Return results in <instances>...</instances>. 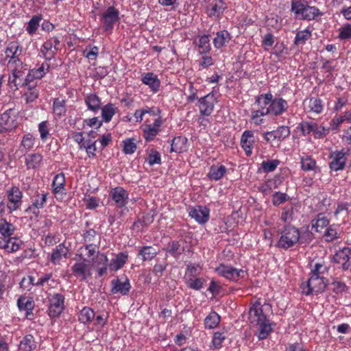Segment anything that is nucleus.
<instances>
[{"label":"nucleus","mask_w":351,"mask_h":351,"mask_svg":"<svg viewBox=\"0 0 351 351\" xmlns=\"http://www.w3.org/2000/svg\"><path fill=\"white\" fill-rule=\"evenodd\" d=\"M71 269L74 276L80 280H85L91 276V267L85 260L76 262Z\"/></svg>","instance_id":"obj_17"},{"label":"nucleus","mask_w":351,"mask_h":351,"mask_svg":"<svg viewBox=\"0 0 351 351\" xmlns=\"http://www.w3.org/2000/svg\"><path fill=\"white\" fill-rule=\"evenodd\" d=\"M328 219L323 215L319 214L316 218L312 220L311 226L316 232H322V230L328 225Z\"/></svg>","instance_id":"obj_49"},{"label":"nucleus","mask_w":351,"mask_h":351,"mask_svg":"<svg viewBox=\"0 0 351 351\" xmlns=\"http://www.w3.org/2000/svg\"><path fill=\"white\" fill-rule=\"evenodd\" d=\"M215 272L227 280L237 282L247 276V271L237 269L230 265L220 264L215 269Z\"/></svg>","instance_id":"obj_8"},{"label":"nucleus","mask_w":351,"mask_h":351,"mask_svg":"<svg viewBox=\"0 0 351 351\" xmlns=\"http://www.w3.org/2000/svg\"><path fill=\"white\" fill-rule=\"evenodd\" d=\"M267 319L263 312L262 305L259 302L254 303L250 308L249 320L253 324H256Z\"/></svg>","instance_id":"obj_22"},{"label":"nucleus","mask_w":351,"mask_h":351,"mask_svg":"<svg viewBox=\"0 0 351 351\" xmlns=\"http://www.w3.org/2000/svg\"><path fill=\"white\" fill-rule=\"evenodd\" d=\"M108 259L106 254H102L97 258V265H102L101 267H98L97 269V274L99 276H104L107 271V263Z\"/></svg>","instance_id":"obj_63"},{"label":"nucleus","mask_w":351,"mask_h":351,"mask_svg":"<svg viewBox=\"0 0 351 351\" xmlns=\"http://www.w3.org/2000/svg\"><path fill=\"white\" fill-rule=\"evenodd\" d=\"M321 15L322 13L317 8L306 5L299 16L303 20L311 21Z\"/></svg>","instance_id":"obj_40"},{"label":"nucleus","mask_w":351,"mask_h":351,"mask_svg":"<svg viewBox=\"0 0 351 351\" xmlns=\"http://www.w3.org/2000/svg\"><path fill=\"white\" fill-rule=\"evenodd\" d=\"M15 231L14 226L5 219H0V239L12 237Z\"/></svg>","instance_id":"obj_39"},{"label":"nucleus","mask_w":351,"mask_h":351,"mask_svg":"<svg viewBox=\"0 0 351 351\" xmlns=\"http://www.w3.org/2000/svg\"><path fill=\"white\" fill-rule=\"evenodd\" d=\"M142 82L147 86L153 93H157L160 87V80L152 72L144 73L141 77Z\"/></svg>","instance_id":"obj_24"},{"label":"nucleus","mask_w":351,"mask_h":351,"mask_svg":"<svg viewBox=\"0 0 351 351\" xmlns=\"http://www.w3.org/2000/svg\"><path fill=\"white\" fill-rule=\"evenodd\" d=\"M258 326L257 331V337L258 339L263 340L266 339L271 332V326L269 321L267 319L265 322H261L256 324Z\"/></svg>","instance_id":"obj_45"},{"label":"nucleus","mask_w":351,"mask_h":351,"mask_svg":"<svg viewBox=\"0 0 351 351\" xmlns=\"http://www.w3.org/2000/svg\"><path fill=\"white\" fill-rule=\"evenodd\" d=\"M65 176L63 173L56 174L53 180L52 190L54 194H64L65 193Z\"/></svg>","instance_id":"obj_34"},{"label":"nucleus","mask_w":351,"mask_h":351,"mask_svg":"<svg viewBox=\"0 0 351 351\" xmlns=\"http://www.w3.org/2000/svg\"><path fill=\"white\" fill-rule=\"evenodd\" d=\"M331 129L329 127H326L322 125H318L315 122V127L314 128L313 136L315 139H320L326 137Z\"/></svg>","instance_id":"obj_58"},{"label":"nucleus","mask_w":351,"mask_h":351,"mask_svg":"<svg viewBox=\"0 0 351 351\" xmlns=\"http://www.w3.org/2000/svg\"><path fill=\"white\" fill-rule=\"evenodd\" d=\"M258 109L252 112L251 119L256 125H261L264 123L263 117L267 115L265 109L261 106H258Z\"/></svg>","instance_id":"obj_52"},{"label":"nucleus","mask_w":351,"mask_h":351,"mask_svg":"<svg viewBox=\"0 0 351 351\" xmlns=\"http://www.w3.org/2000/svg\"><path fill=\"white\" fill-rule=\"evenodd\" d=\"M56 285L57 282L53 279L52 273L37 272L36 276H28L21 282V287L28 291L32 286L53 288Z\"/></svg>","instance_id":"obj_4"},{"label":"nucleus","mask_w":351,"mask_h":351,"mask_svg":"<svg viewBox=\"0 0 351 351\" xmlns=\"http://www.w3.org/2000/svg\"><path fill=\"white\" fill-rule=\"evenodd\" d=\"M60 41L57 38H51L47 40L40 47V53L46 60H51L56 54L57 46Z\"/></svg>","instance_id":"obj_15"},{"label":"nucleus","mask_w":351,"mask_h":351,"mask_svg":"<svg viewBox=\"0 0 351 351\" xmlns=\"http://www.w3.org/2000/svg\"><path fill=\"white\" fill-rule=\"evenodd\" d=\"M36 348L35 339L32 335H27L23 337L19 343L21 351H32Z\"/></svg>","instance_id":"obj_42"},{"label":"nucleus","mask_w":351,"mask_h":351,"mask_svg":"<svg viewBox=\"0 0 351 351\" xmlns=\"http://www.w3.org/2000/svg\"><path fill=\"white\" fill-rule=\"evenodd\" d=\"M146 114H148L150 116L156 115V108L146 107L145 108L143 109L136 110L134 113V117L135 118L136 122H141L143 120L144 116Z\"/></svg>","instance_id":"obj_54"},{"label":"nucleus","mask_w":351,"mask_h":351,"mask_svg":"<svg viewBox=\"0 0 351 351\" xmlns=\"http://www.w3.org/2000/svg\"><path fill=\"white\" fill-rule=\"evenodd\" d=\"M339 227L335 225L330 226L326 231L325 237L327 241H332L339 237Z\"/></svg>","instance_id":"obj_60"},{"label":"nucleus","mask_w":351,"mask_h":351,"mask_svg":"<svg viewBox=\"0 0 351 351\" xmlns=\"http://www.w3.org/2000/svg\"><path fill=\"white\" fill-rule=\"evenodd\" d=\"M8 202V208L10 212L14 211L20 208L22 204L23 193L17 186H12L7 190Z\"/></svg>","instance_id":"obj_13"},{"label":"nucleus","mask_w":351,"mask_h":351,"mask_svg":"<svg viewBox=\"0 0 351 351\" xmlns=\"http://www.w3.org/2000/svg\"><path fill=\"white\" fill-rule=\"evenodd\" d=\"M68 252V248L63 243H60L53 250L50 261L53 265H58L63 258L66 257Z\"/></svg>","instance_id":"obj_33"},{"label":"nucleus","mask_w":351,"mask_h":351,"mask_svg":"<svg viewBox=\"0 0 351 351\" xmlns=\"http://www.w3.org/2000/svg\"><path fill=\"white\" fill-rule=\"evenodd\" d=\"M217 102V100L213 91L199 98L198 100V107L200 114L204 116L210 115Z\"/></svg>","instance_id":"obj_11"},{"label":"nucleus","mask_w":351,"mask_h":351,"mask_svg":"<svg viewBox=\"0 0 351 351\" xmlns=\"http://www.w3.org/2000/svg\"><path fill=\"white\" fill-rule=\"evenodd\" d=\"M53 112L58 117L64 116L66 112V100L63 99H55L53 103Z\"/></svg>","instance_id":"obj_47"},{"label":"nucleus","mask_w":351,"mask_h":351,"mask_svg":"<svg viewBox=\"0 0 351 351\" xmlns=\"http://www.w3.org/2000/svg\"><path fill=\"white\" fill-rule=\"evenodd\" d=\"M49 70V64L47 62L42 63L38 67L29 70L24 80L32 82L34 80H39L43 77Z\"/></svg>","instance_id":"obj_26"},{"label":"nucleus","mask_w":351,"mask_h":351,"mask_svg":"<svg viewBox=\"0 0 351 351\" xmlns=\"http://www.w3.org/2000/svg\"><path fill=\"white\" fill-rule=\"evenodd\" d=\"M84 102L88 110L97 113L101 108V101L99 96L94 93L87 94L84 97Z\"/></svg>","instance_id":"obj_29"},{"label":"nucleus","mask_w":351,"mask_h":351,"mask_svg":"<svg viewBox=\"0 0 351 351\" xmlns=\"http://www.w3.org/2000/svg\"><path fill=\"white\" fill-rule=\"evenodd\" d=\"M35 143V138L32 134H27L23 136L21 143V147L22 148V151H25V152L31 150Z\"/></svg>","instance_id":"obj_55"},{"label":"nucleus","mask_w":351,"mask_h":351,"mask_svg":"<svg viewBox=\"0 0 351 351\" xmlns=\"http://www.w3.org/2000/svg\"><path fill=\"white\" fill-rule=\"evenodd\" d=\"M345 121L351 123V111L347 110L343 115H335L329 123L330 128L332 131H338Z\"/></svg>","instance_id":"obj_31"},{"label":"nucleus","mask_w":351,"mask_h":351,"mask_svg":"<svg viewBox=\"0 0 351 351\" xmlns=\"http://www.w3.org/2000/svg\"><path fill=\"white\" fill-rule=\"evenodd\" d=\"M119 11L113 6L108 7L101 14V22L106 32H112L117 22L119 21Z\"/></svg>","instance_id":"obj_9"},{"label":"nucleus","mask_w":351,"mask_h":351,"mask_svg":"<svg viewBox=\"0 0 351 351\" xmlns=\"http://www.w3.org/2000/svg\"><path fill=\"white\" fill-rule=\"evenodd\" d=\"M43 161V156L38 153L28 154L25 159L27 169H37L40 167Z\"/></svg>","instance_id":"obj_41"},{"label":"nucleus","mask_w":351,"mask_h":351,"mask_svg":"<svg viewBox=\"0 0 351 351\" xmlns=\"http://www.w3.org/2000/svg\"><path fill=\"white\" fill-rule=\"evenodd\" d=\"M197 45L200 53H206L210 50V39L208 35L199 37Z\"/></svg>","instance_id":"obj_56"},{"label":"nucleus","mask_w":351,"mask_h":351,"mask_svg":"<svg viewBox=\"0 0 351 351\" xmlns=\"http://www.w3.org/2000/svg\"><path fill=\"white\" fill-rule=\"evenodd\" d=\"M188 149V139L185 136H179L173 138L171 143V152L183 153Z\"/></svg>","instance_id":"obj_32"},{"label":"nucleus","mask_w":351,"mask_h":351,"mask_svg":"<svg viewBox=\"0 0 351 351\" xmlns=\"http://www.w3.org/2000/svg\"><path fill=\"white\" fill-rule=\"evenodd\" d=\"M156 115H152V117H154L153 122L152 123L149 119H145L141 126L143 137L146 141L154 140L161 130L160 128L163 123V120L160 115V110L158 108H156Z\"/></svg>","instance_id":"obj_6"},{"label":"nucleus","mask_w":351,"mask_h":351,"mask_svg":"<svg viewBox=\"0 0 351 351\" xmlns=\"http://www.w3.org/2000/svg\"><path fill=\"white\" fill-rule=\"evenodd\" d=\"M226 339V336L225 332H215L210 342V348L215 350L220 349L222 347V344Z\"/></svg>","instance_id":"obj_48"},{"label":"nucleus","mask_w":351,"mask_h":351,"mask_svg":"<svg viewBox=\"0 0 351 351\" xmlns=\"http://www.w3.org/2000/svg\"><path fill=\"white\" fill-rule=\"evenodd\" d=\"M315 127V121H303L298 124L297 129L301 132L303 136H306L309 135L311 132L313 133Z\"/></svg>","instance_id":"obj_53"},{"label":"nucleus","mask_w":351,"mask_h":351,"mask_svg":"<svg viewBox=\"0 0 351 351\" xmlns=\"http://www.w3.org/2000/svg\"><path fill=\"white\" fill-rule=\"evenodd\" d=\"M300 239V232L298 228L292 226H286L282 230L276 246L287 250L298 243Z\"/></svg>","instance_id":"obj_5"},{"label":"nucleus","mask_w":351,"mask_h":351,"mask_svg":"<svg viewBox=\"0 0 351 351\" xmlns=\"http://www.w3.org/2000/svg\"><path fill=\"white\" fill-rule=\"evenodd\" d=\"M18 112L10 108L1 116L0 125L4 130H12L18 125Z\"/></svg>","instance_id":"obj_12"},{"label":"nucleus","mask_w":351,"mask_h":351,"mask_svg":"<svg viewBox=\"0 0 351 351\" xmlns=\"http://www.w3.org/2000/svg\"><path fill=\"white\" fill-rule=\"evenodd\" d=\"M206 282V280L203 278H186V285L189 289L199 291L204 287Z\"/></svg>","instance_id":"obj_50"},{"label":"nucleus","mask_w":351,"mask_h":351,"mask_svg":"<svg viewBox=\"0 0 351 351\" xmlns=\"http://www.w3.org/2000/svg\"><path fill=\"white\" fill-rule=\"evenodd\" d=\"M48 315L51 318L58 317L64 308V297L61 293H54L49 298Z\"/></svg>","instance_id":"obj_10"},{"label":"nucleus","mask_w":351,"mask_h":351,"mask_svg":"<svg viewBox=\"0 0 351 351\" xmlns=\"http://www.w3.org/2000/svg\"><path fill=\"white\" fill-rule=\"evenodd\" d=\"M231 39V35L226 30L217 32L215 37L213 38L214 47L217 49H221L225 46Z\"/></svg>","instance_id":"obj_37"},{"label":"nucleus","mask_w":351,"mask_h":351,"mask_svg":"<svg viewBox=\"0 0 351 351\" xmlns=\"http://www.w3.org/2000/svg\"><path fill=\"white\" fill-rule=\"evenodd\" d=\"M47 193L45 192L36 193L31 199V205L28 207L27 210L38 215L40 209L43 208L47 202Z\"/></svg>","instance_id":"obj_19"},{"label":"nucleus","mask_w":351,"mask_h":351,"mask_svg":"<svg viewBox=\"0 0 351 351\" xmlns=\"http://www.w3.org/2000/svg\"><path fill=\"white\" fill-rule=\"evenodd\" d=\"M23 241L17 237H10L5 239H0V248L4 250L6 252L12 253L18 251Z\"/></svg>","instance_id":"obj_21"},{"label":"nucleus","mask_w":351,"mask_h":351,"mask_svg":"<svg viewBox=\"0 0 351 351\" xmlns=\"http://www.w3.org/2000/svg\"><path fill=\"white\" fill-rule=\"evenodd\" d=\"M312 32L313 29L310 27H308L303 30L297 32L293 40L294 45L297 46L304 45L306 42L311 38Z\"/></svg>","instance_id":"obj_36"},{"label":"nucleus","mask_w":351,"mask_h":351,"mask_svg":"<svg viewBox=\"0 0 351 351\" xmlns=\"http://www.w3.org/2000/svg\"><path fill=\"white\" fill-rule=\"evenodd\" d=\"M228 171L227 168L221 163L213 165L207 173V178L212 181H218L223 178Z\"/></svg>","instance_id":"obj_27"},{"label":"nucleus","mask_w":351,"mask_h":351,"mask_svg":"<svg viewBox=\"0 0 351 351\" xmlns=\"http://www.w3.org/2000/svg\"><path fill=\"white\" fill-rule=\"evenodd\" d=\"M22 52V47L18 42L9 43L5 49L1 63L6 66L8 71L11 73L8 80L11 88L18 89L19 86H24L26 90L23 95L25 101L32 103L38 97L39 92L36 83L24 80L25 71L27 69L21 59Z\"/></svg>","instance_id":"obj_1"},{"label":"nucleus","mask_w":351,"mask_h":351,"mask_svg":"<svg viewBox=\"0 0 351 351\" xmlns=\"http://www.w3.org/2000/svg\"><path fill=\"white\" fill-rule=\"evenodd\" d=\"M326 271V267L322 263H316L312 269L308 280L301 285L302 292L306 295L322 293L327 285L324 278L321 276Z\"/></svg>","instance_id":"obj_3"},{"label":"nucleus","mask_w":351,"mask_h":351,"mask_svg":"<svg viewBox=\"0 0 351 351\" xmlns=\"http://www.w3.org/2000/svg\"><path fill=\"white\" fill-rule=\"evenodd\" d=\"M128 258V254L126 252L119 253L114 258L111 260L110 264L108 265L109 269L111 271H118L126 263Z\"/></svg>","instance_id":"obj_35"},{"label":"nucleus","mask_w":351,"mask_h":351,"mask_svg":"<svg viewBox=\"0 0 351 351\" xmlns=\"http://www.w3.org/2000/svg\"><path fill=\"white\" fill-rule=\"evenodd\" d=\"M227 9L226 3L222 0H210L206 8V13L210 18L220 19Z\"/></svg>","instance_id":"obj_14"},{"label":"nucleus","mask_w":351,"mask_h":351,"mask_svg":"<svg viewBox=\"0 0 351 351\" xmlns=\"http://www.w3.org/2000/svg\"><path fill=\"white\" fill-rule=\"evenodd\" d=\"M349 155L350 149L348 148L332 151L328 156L330 169L333 171L343 170L346 167Z\"/></svg>","instance_id":"obj_7"},{"label":"nucleus","mask_w":351,"mask_h":351,"mask_svg":"<svg viewBox=\"0 0 351 351\" xmlns=\"http://www.w3.org/2000/svg\"><path fill=\"white\" fill-rule=\"evenodd\" d=\"M304 105L308 112L316 114H321L324 110L323 101L317 97H311L304 101Z\"/></svg>","instance_id":"obj_28"},{"label":"nucleus","mask_w":351,"mask_h":351,"mask_svg":"<svg viewBox=\"0 0 351 351\" xmlns=\"http://www.w3.org/2000/svg\"><path fill=\"white\" fill-rule=\"evenodd\" d=\"M279 165L278 160H267L262 162L261 168L263 172L268 173L274 171Z\"/></svg>","instance_id":"obj_59"},{"label":"nucleus","mask_w":351,"mask_h":351,"mask_svg":"<svg viewBox=\"0 0 351 351\" xmlns=\"http://www.w3.org/2000/svg\"><path fill=\"white\" fill-rule=\"evenodd\" d=\"M109 195L118 208H123L128 204L129 194L123 187L117 186L112 189Z\"/></svg>","instance_id":"obj_16"},{"label":"nucleus","mask_w":351,"mask_h":351,"mask_svg":"<svg viewBox=\"0 0 351 351\" xmlns=\"http://www.w3.org/2000/svg\"><path fill=\"white\" fill-rule=\"evenodd\" d=\"M316 167V161L309 156L301 158V167L302 170L308 171L314 170Z\"/></svg>","instance_id":"obj_61"},{"label":"nucleus","mask_w":351,"mask_h":351,"mask_svg":"<svg viewBox=\"0 0 351 351\" xmlns=\"http://www.w3.org/2000/svg\"><path fill=\"white\" fill-rule=\"evenodd\" d=\"M42 19V15L37 14L33 16L27 22L25 30L29 36H33L36 33L40 27V23Z\"/></svg>","instance_id":"obj_43"},{"label":"nucleus","mask_w":351,"mask_h":351,"mask_svg":"<svg viewBox=\"0 0 351 351\" xmlns=\"http://www.w3.org/2000/svg\"><path fill=\"white\" fill-rule=\"evenodd\" d=\"M101 117L105 123H109L114 115L117 112L118 108L115 104L108 103L101 108Z\"/></svg>","instance_id":"obj_38"},{"label":"nucleus","mask_w":351,"mask_h":351,"mask_svg":"<svg viewBox=\"0 0 351 351\" xmlns=\"http://www.w3.org/2000/svg\"><path fill=\"white\" fill-rule=\"evenodd\" d=\"M350 250L348 247H343L335 253L333 261L340 265L343 269L349 267L348 261L350 259Z\"/></svg>","instance_id":"obj_30"},{"label":"nucleus","mask_w":351,"mask_h":351,"mask_svg":"<svg viewBox=\"0 0 351 351\" xmlns=\"http://www.w3.org/2000/svg\"><path fill=\"white\" fill-rule=\"evenodd\" d=\"M95 317V313L93 310L87 306L84 307L78 314L79 321L84 324H90Z\"/></svg>","instance_id":"obj_44"},{"label":"nucleus","mask_w":351,"mask_h":351,"mask_svg":"<svg viewBox=\"0 0 351 351\" xmlns=\"http://www.w3.org/2000/svg\"><path fill=\"white\" fill-rule=\"evenodd\" d=\"M338 38L341 40L351 38V23H346L338 29Z\"/></svg>","instance_id":"obj_62"},{"label":"nucleus","mask_w":351,"mask_h":351,"mask_svg":"<svg viewBox=\"0 0 351 351\" xmlns=\"http://www.w3.org/2000/svg\"><path fill=\"white\" fill-rule=\"evenodd\" d=\"M254 142V132L251 130H245L241 135V145L248 156L252 154Z\"/></svg>","instance_id":"obj_25"},{"label":"nucleus","mask_w":351,"mask_h":351,"mask_svg":"<svg viewBox=\"0 0 351 351\" xmlns=\"http://www.w3.org/2000/svg\"><path fill=\"white\" fill-rule=\"evenodd\" d=\"M189 215L199 224H204L209 219L210 210L206 206H195L189 209Z\"/></svg>","instance_id":"obj_18"},{"label":"nucleus","mask_w":351,"mask_h":351,"mask_svg":"<svg viewBox=\"0 0 351 351\" xmlns=\"http://www.w3.org/2000/svg\"><path fill=\"white\" fill-rule=\"evenodd\" d=\"M108 315L102 314L98 315L93 319L94 329L96 330H101L108 322Z\"/></svg>","instance_id":"obj_64"},{"label":"nucleus","mask_w":351,"mask_h":351,"mask_svg":"<svg viewBox=\"0 0 351 351\" xmlns=\"http://www.w3.org/2000/svg\"><path fill=\"white\" fill-rule=\"evenodd\" d=\"M221 317L215 311L210 312L204 319V326L206 328H215L219 324Z\"/></svg>","instance_id":"obj_46"},{"label":"nucleus","mask_w":351,"mask_h":351,"mask_svg":"<svg viewBox=\"0 0 351 351\" xmlns=\"http://www.w3.org/2000/svg\"><path fill=\"white\" fill-rule=\"evenodd\" d=\"M112 289L111 291L112 293H121L123 295L128 294L131 288L130 280L125 278L124 280L120 278H115L111 281Z\"/></svg>","instance_id":"obj_23"},{"label":"nucleus","mask_w":351,"mask_h":351,"mask_svg":"<svg viewBox=\"0 0 351 351\" xmlns=\"http://www.w3.org/2000/svg\"><path fill=\"white\" fill-rule=\"evenodd\" d=\"M255 104L264 108L268 115L278 117L287 112L289 104L281 97H274L271 93L259 95Z\"/></svg>","instance_id":"obj_2"},{"label":"nucleus","mask_w":351,"mask_h":351,"mask_svg":"<svg viewBox=\"0 0 351 351\" xmlns=\"http://www.w3.org/2000/svg\"><path fill=\"white\" fill-rule=\"evenodd\" d=\"M156 254V250L152 246H144L138 252V256L142 257L143 261L152 260Z\"/></svg>","instance_id":"obj_51"},{"label":"nucleus","mask_w":351,"mask_h":351,"mask_svg":"<svg viewBox=\"0 0 351 351\" xmlns=\"http://www.w3.org/2000/svg\"><path fill=\"white\" fill-rule=\"evenodd\" d=\"M123 152L125 154H132L136 149L135 139L129 138L122 141Z\"/></svg>","instance_id":"obj_57"},{"label":"nucleus","mask_w":351,"mask_h":351,"mask_svg":"<svg viewBox=\"0 0 351 351\" xmlns=\"http://www.w3.org/2000/svg\"><path fill=\"white\" fill-rule=\"evenodd\" d=\"M17 306L20 311H24L27 319H32L34 317L33 309L34 302L31 298L21 296L17 300Z\"/></svg>","instance_id":"obj_20"}]
</instances>
